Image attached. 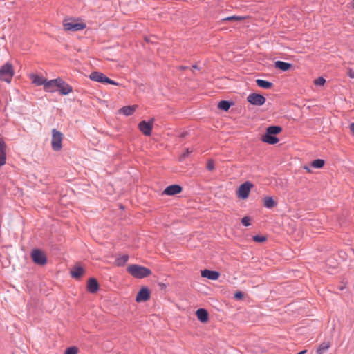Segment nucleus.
<instances>
[{"mask_svg":"<svg viewBox=\"0 0 354 354\" xmlns=\"http://www.w3.org/2000/svg\"><path fill=\"white\" fill-rule=\"evenodd\" d=\"M281 131V128L279 126H270L266 129V132L261 136V140L266 143L274 145L279 142V139L275 136Z\"/></svg>","mask_w":354,"mask_h":354,"instance_id":"obj_1","label":"nucleus"},{"mask_svg":"<svg viewBox=\"0 0 354 354\" xmlns=\"http://www.w3.org/2000/svg\"><path fill=\"white\" fill-rule=\"evenodd\" d=\"M127 271L136 279H143L151 274L150 269L137 264H133L128 266Z\"/></svg>","mask_w":354,"mask_h":354,"instance_id":"obj_2","label":"nucleus"},{"mask_svg":"<svg viewBox=\"0 0 354 354\" xmlns=\"http://www.w3.org/2000/svg\"><path fill=\"white\" fill-rule=\"evenodd\" d=\"M13 66L10 62H6L0 67V80L10 83L14 76Z\"/></svg>","mask_w":354,"mask_h":354,"instance_id":"obj_3","label":"nucleus"},{"mask_svg":"<svg viewBox=\"0 0 354 354\" xmlns=\"http://www.w3.org/2000/svg\"><path fill=\"white\" fill-rule=\"evenodd\" d=\"M62 139L63 134L56 129H53L52 130L51 147L54 151H58L62 149Z\"/></svg>","mask_w":354,"mask_h":354,"instance_id":"obj_4","label":"nucleus"},{"mask_svg":"<svg viewBox=\"0 0 354 354\" xmlns=\"http://www.w3.org/2000/svg\"><path fill=\"white\" fill-rule=\"evenodd\" d=\"M64 29L66 31H79L82 30L86 27V24L82 22H76L75 21H67L65 20L63 22Z\"/></svg>","mask_w":354,"mask_h":354,"instance_id":"obj_5","label":"nucleus"},{"mask_svg":"<svg viewBox=\"0 0 354 354\" xmlns=\"http://www.w3.org/2000/svg\"><path fill=\"white\" fill-rule=\"evenodd\" d=\"M31 257L32 261L39 266H44L47 262V258L44 253L39 249H34L32 251Z\"/></svg>","mask_w":354,"mask_h":354,"instance_id":"obj_6","label":"nucleus"},{"mask_svg":"<svg viewBox=\"0 0 354 354\" xmlns=\"http://www.w3.org/2000/svg\"><path fill=\"white\" fill-rule=\"evenodd\" d=\"M247 101L252 105L260 106L265 104L266 99L261 94L252 93L247 97Z\"/></svg>","mask_w":354,"mask_h":354,"instance_id":"obj_7","label":"nucleus"},{"mask_svg":"<svg viewBox=\"0 0 354 354\" xmlns=\"http://www.w3.org/2000/svg\"><path fill=\"white\" fill-rule=\"evenodd\" d=\"M57 88L63 95H66L73 91L72 86L61 78H57Z\"/></svg>","mask_w":354,"mask_h":354,"instance_id":"obj_8","label":"nucleus"},{"mask_svg":"<svg viewBox=\"0 0 354 354\" xmlns=\"http://www.w3.org/2000/svg\"><path fill=\"white\" fill-rule=\"evenodd\" d=\"M252 187L253 185L248 181L241 184L238 189V196L242 199L247 198Z\"/></svg>","mask_w":354,"mask_h":354,"instance_id":"obj_9","label":"nucleus"},{"mask_svg":"<svg viewBox=\"0 0 354 354\" xmlns=\"http://www.w3.org/2000/svg\"><path fill=\"white\" fill-rule=\"evenodd\" d=\"M150 297L149 290L147 287H142L138 292L136 298L137 302L147 301Z\"/></svg>","mask_w":354,"mask_h":354,"instance_id":"obj_10","label":"nucleus"},{"mask_svg":"<svg viewBox=\"0 0 354 354\" xmlns=\"http://www.w3.org/2000/svg\"><path fill=\"white\" fill-rule=\"evenodd\" d=\"M139 129L145 136H150L152 130V122L142 120L138 124Z\"/></svg>","mask_w":354,"mask_h":354,"instance_id":"obj_11","label":"nucleus"},{"mask_svg":"<svg viewBox=\"0 0 354 354\" xmlns=\"http://www.w3.org/2000/svg\"><path fill=\"white\" fill-rule=\"evenodd\" d=\"M182 192V187L178 185H171L165 188L163 193L168 196H174Z\"/></svg>","mask_w":354,"mask_h":354,"instance_id":"obj_12","label":"nucleus"},{"mask_svg":"<svg viewBox=\"0 0 354 354\" xmlns=\"http://www.w3.org/2000/svg\"><path fill=\"white\" fill-rule=\"evenodd\" d=\"M6 145L3 140L0 138V167L6 162Z\"/></svg>","mask_w":354,"mask_h":354,"instance_id":"obj_13","label":"nucleus"},{"mask_svg":"<svg viewBox=\"0 0 354 354\" xmlns=\"http://www.w3.org/2000/svg\"><path fill=\"white\" fill-rule=\"evenodd\" d=\"M201 276L211 280H217L220 276V273L217 271L205 269L201 271Z\"/></svg>","mask_w":354,"mask_h":354,"instance_id":"obj_14","label":"nucleus"},{"mask_svg":"<svg viewBox=\"0 0 354 354\" xmlns=\"http://www.w3.org/2000/svg\"><path fill=\"white\" fill-rule=\"evenodd\" d=\"M57 88V79L46 80L44 85V89L46 92H54Z\"/></svg>","mask_w":354,"mask_h":354,"instance_id":"obj_15","label":"nucleus"},{"mask_svg":"<svg viewBox=\"0 0 354 354\" xmlns=\"http://www.w3.org/2000/svg\"><path fill=\"white\" fill-rule=\"evenodd\" d=\"M88 291L91 293L96 292L99 289L97 281L94 278L89 279L87 285Z\"/></svg>","mask_w":354,"mask_h":354,"instance_id":"obj_16","label":"nucleus"},{"mask_svg":"<svg viewBox=\"0 0 354 354\" xmlns=\"http://www.w3.org/2000/svg\"><path fill=\"white\" fill-rule=\"evenodd\" d=\"M196 315L201 322H206L208 320V313L204 308H199L196 310Z\"/></svg>","mask_w":354,"mask_h":354,"instance_id":"obj_17","label":"nucleus"},{"mask_svg":"<svg viewBox=\"0 0 354 354\" xmlns=\"http://www.w3.org/2000/svg\"><path fill=\"white\" fill-rule=\"evenodd\" d=\"M137 108V106L133 105V106H123L119 110L120 113H122L123 115L126 116L131 115L134 111H136Z\"/></svg>","mask_w":354,"mask_h":354,"instance_id":"obj_18","label":"nucleus"},{"mask_svg":"<svg viewBox=\"0 0 354 354\" xmlns=\"http://www.w3.org/2000/svg\"><path fill=\"white\" fill-rule=\"evenodd\" d=\"M275 67L283 71H287L292 67V64L283 61H277L274 63Z\"/></svg>","mask_w":354,"mask_h":354,"instance_id":"obj_19","label":"nucleus"},{"mask_svg":"<svg viewBox=\"0 0 354 354\" xmlns=\"http://www.w3.org/2000/svg\"><path fill=\"white\" fill-rule=\"evenodd\" d=\"M84 269L80 266H75L71 270V275L75 279H80L84 274Z\"/></svg>","mask_w":354,"mask_h":354,"instance_id":"obj_20","label":"nucleus"},{"mask_svg":"<svg viewBox=\"0 0 354 354\" xmlns=\"http://www.w3.org/2000/svg\"><path fill=\"white\" fill-rule=\"evenodd\" d=\"M104 77V75L102 73L99 72V71L92 72L89 75V78L91 80L97 82H100V83L103 82Z\"/></svg>","mask_w":354,"mask_h":354,"instance_id":"obj_21","label":"nucleus"},{"mask_svg":"<svg viewBox=\"0 0 354 354\" xmlns=\"http://www.w3.org/2000/svg\"><path fill=\"white\" fill-rule=\"evenodd\" d=\"M31 79L32 83L35 84L36 86H44L46 80V79L44 78L43 77L35 74L31 75Z\"/></svg>","mask_w":354,"mask_h":354,"instance_id":"obj_22","label":"nucleus"},{"mask_svg":"<svg viewBox=\"0 0 354 354\" xmlns=\"http://www.w3.org/2000/svg\"><path fill=\"white\" fill-rule=\"evenodd\" d=\"M256 84L258 86L265 89H269L272 86V82L261 79L256 80Z\"/></svg>","mask_w":354,"mask_h":354,"instance_id":"obj_23","label":"nucleus"},{"mask_svg":"<svg viewBox=\"0 0 354 354\" xmlns=\"http://www.w3.org/2000/svg\"><path fill=\"white\" fill-rule=\"evenodd\" d=\"M232 104V102L228 100H221L218 104V108L221 110L227 111Z\"/></svg>","mask_w":354,"mask_h":354,"instance_id":"obj_24","label":"nucleus"},{"mask_svg":"<svg viewBox=\"0 0 354 354\" xmlns=\"http://www.w3.org/2000/svg\"><path fill=\"white\" fill-rule=\"evenodd\" d=\"M129 260V255L122 254L116 257L115 263L118 266H124Z\"/></svg>","mask_w":354,"mask_h":354,"instance_id":"obj_25","label":"nucleus"},{"mask_svg":"<svg viewBox=\"0 0 354 354\" xmlns=\"http://www.w3.org/2000/svg\"><path fill=\"white\" fill-rule=\"evenodd\" d=\"M330 347V343L329 342H324L319 344L317 349V354H323Z\"/></svg>","mask_w":354,"mask_h":354,"instance_id":"obj_26","label":"nucleus"},{"mask_svg":"<svg viewBox=\"0 0 354 354\" xmlns=\"http://www.w3.org/2000/svg\"><path fill=\"white\" fill-rule=\"evenodd\" d=\"M277 205L272 197L268 196L264 198V206L268 209H271Z\"/></svg>","mask_w":354,"mask_h":354,"instance_id":"obj_27","label":"nucleus"},{"mask_svg":"<svg viewBox=\"0 0 354 354\" xmlns=\"http://www.w3.org/2000/svg\"><path fill=\"white\" fill-rule=\"evenodd\" d=\"M324 165V160L322 159L315 160L311 163L312 167H313L315 168H317V169H320V168L323 167Z\"/></svg>","mask_w":354,"mask_h":354,"instance_id":"obj_28","label":"nucleus"},{"mask_svg":"<svg viewBox=\"0 0 354 354\" xmlns=\"http://www.w3.org/2000/svg\"><path fill=\"white\" fill-rule=\"evenodd\" d=\"M78 349L76 346H71L66 349L64 354H77Z\"/></svg>","mask_w":354,"mask_h":354,"instance_id":"obj_29","label":"nucleus"},{"mask_svg":"<svg viewBox=\"0 0 354 354\" xmlns=\"http://www.w3.org/2000/svg\"><path fill=\"white\" fill-rule=\"evenodd\" d=\"M326 80L322 77H319L315 80V84L317 86H323Z\"/></svg>","mask_w":354,"mask_h":354,"instance_id":"obj_30","label":"nucleus"},{"mask_svg":"<svg viewBox=\"0 0 354 354\" xmlns=\"http://www.w3.org/2000/svg\"><path fill=\"white\" fill-rule=\"evenodd\" d=\"M192 150L189 148L186 149L185 151L183 153L181 157L180 158V160L182 161L185 158H186L191 153H192Z\"/></svg>","mask_w":354,"mask_h":354,"instance_id":"obj_31","label":"nucleus"},{"mask_svg":"<svg viewBox=\"0 0 354 354\" xmlns=\"http://www.w3.org/2000/svg\"><path fill=\"white\" fill-rule=\"evenodd\" d=\"M253 240L258 243H262L266 240V236L255 235L253 236Z\"/></svg>","mask_w":354,"mask_h":354,"instance_id":"obj_32","label":"nucleus"},{"mask_svg":"<svg viewBox=\"0 0 354 354\" xmlns=\"http://www.w3.org/2000/svg\"><path fill=\"white\" fill-rule=\"evenodd\" d=\"M241 223L245 226H250V218L248 216H245L241 219Z\"/></svg>","mask_w":354,"mask_h":354,"instance_id":"obj_33","label":"nucleus"},{"mask_svg":"<svg viewBox=\"0 0 354 354\" xmlns=\"http://www.w3.org/2000/svg\"><path fill=\"white\" fill-rule=\"evenodd\" d=\"M207 169L208 171H213L214 169V162L212 160H209L207 161Z\"/></svg>","mask_w":354,"mask_h":354,"instance_id":"obj_34","label":"nucleus"},{"mask_svg":"<svg viewBox=\"0 0 354 354\" xmlns=\"http://www.w3.org/2000/svg\"><path fill=\"white\" fill-rule=\"evenodd\" d=\"M241 19H242L241 17H238V16H235V15L227 17L224 19V20H226V21L241 20Z\"/></svg>","mask_w":354,"mask_h":354,"instance_id":"obj_35","label":"nucleus"},{"mask_svg":"<svg viewBox=\"0 0 354 354\" xmlns=\"http://www.w3.org/2000/svg\"><path fill=\"white\" fill-rule=\"evenodd\" d=\"M234 297L236 298V299H241L243 297V293L242 292H236L235 294H234Z\"/></svg>","mask_w":354,"mask_h":354,"instance_id":"obj_36","label":"nucleus"},{"mask_svg":"<svg viewBox=\"0 0 354 354\" xmlns=\"http://www.w3.org/2000/svg\"><path fill=\"white\" fill-rule=\"evenodd\" d=\"M348 76L351 78V79H353L354 78V71L351 69H350L348 71Z\"/></svg>","mask_w":354,"mask_h":354,"instance_id":"obj_37","label":"nucleus"},{"mask_svg":"<svg viewBox=\"0 0 354 354\" xmlns=\"http://www.w3.org/2000/svg\"><path fill=\"white\" fill-rule=\"evenodd\" d=\"M111 80V79H109V77H107L106 76L104 75L102 83L110 84Z\"/></svg>","mask_w":354,"mask_h":354,"instance_id":"obj_38","label":"nucleus"},{"mask_svg":"<svg viewBox=\"0 0 354 354\" xmlns=\"http://www.w3.org/2000/svg\"><path fill=\"white\" fill-rule=\"evenodd\" d=\"M350 129L351 131H352V133H354V122H352L351 124H350Z\"/></svg>","mask_w":354,"mask_h":354,"instance_id":"obj_39","label":"nucleus"},{"mask_svg":"<svg viewBox=\"0 0 354 354\" xmlns=\"http://www.w3.org/2000/svg\"><path fill=\"white\" fill-rule=\"evenodd\" d=\"M110 84L118 85V83H117L116 82H115V81L111 80V82H110Z\"/></svg>","mask_w":354,"mask_h":354,"instance_id":"obj_40","label":"nucleus"},{"mask_svg":"<svg viewBox=\"0 0 354 354\" xmlns=\"http://www.w3.org/2000/svg\"><path fill=\"white\" fill-rule=\"evenodd\" d=\"M306 352H307L306 350H303V351L299 352L297 354H305Z\"/></svg>","mask_w":354,"mask_h":354,"instance_id":"obj_41","label":"nucleus"},{"mask_svg":"<svg viewBox=\"0 0 354 354\" xmlns=\"http://www.w3.org/2000/svg\"><path fill=\"white\" fill-rule=\"evenodd\" d=\"M304 169H306L307 171H310V168L308 167H304Z\"/></svg>","mask_w":354,"mask_h":354,"instance_id":"obj_42","label":"nucleus"},{"mask_svg":"<svg viewBox=\"0 0 354 354\" xmlns=\"http://www.w3.org/2000/svg\"><path fill=\"white\" fill-rule=\"evenodd\" d=\"M192 67H193V68H198L196 65H194V66H192Z\"/></svg>","mask_w":354,"mask_h":354,"instance_id":"obj_43","label":"nucleus"}]
</instances>
